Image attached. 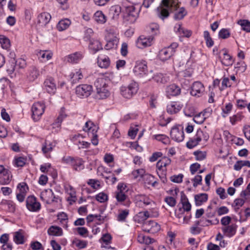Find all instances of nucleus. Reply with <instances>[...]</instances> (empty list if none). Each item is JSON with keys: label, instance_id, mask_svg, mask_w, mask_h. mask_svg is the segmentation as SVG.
<instances>
[{"label": "nucleus", "instance_id": "46", "mask_svg": "<svg viewBox=\"0 0 250 250\" xmlns=\"http://www.w3.org/2000/svg\"><path fill=\"white\" fill-rule=\"evenodd\" d=\"M55 145H53L52 143H48L46 141L44 144L42 146V151L43 153L45 154L53 150Z\"/></svg>", "mask_w": 250, "mask_h": 250}, {"label": "nucleus", "instance_id": "30", "mask_svg": "<svg viewBox=\"0 0 250 250\" xmlns=\"http://www.w3.org/2000/svg\"><path fill=\"white\" fill-rule=\"evenodd\" d=\"M89 48L92 51L93 53H95L103 48L101 42L99 41L94 39L90 41Z\"/></svg>", "mask_w": 250, "mask_h": 250}, {"label": "nucleus", "instance_id": "1", "mask_svg": "<svg viewBox=\"0 0 250 250\" xmlns=\"http://www.w3.org/2000/svg\"><path fill=\"white\" fill-rule=\"evenodd\" d=\"M110 80L108 78L102 76L98 78L94 82L96 89V98L98 99H104L108 97L110 94L108 84Z\"/></svg>", "mask_w": 250, "mask_h": 250}, {"label": "nucleus", "instance_id": "36", "mask_svg": "<svg viewBox=\"0 0 250 250\" xmlns=\"http://www.w3.org/2000/svg\"><path fill=\"white\" fill-rule=\"evenodd\" d=\"M195 135L196 139L199 140L200 142L202 141L206 142L209 138L208 134L200 129L197 130Z\"/></svg>", "mask_w": 250, "mask_h": 250}, {"label": "nucleus", "instance_id": "25", "mask_svg": "<svg viewBox=\"0 0 250 250\" xmlns=\"http://www.w3.org/2000/svg\"><path fill=\"white\" fill-rule=\"evenodd\" d=\"M83 57L81 52H75L67 56V61L70 63H78Z\"/></svg>", "mask_w": 250, "mask_h": 250}, {"label": "nucleus", "instance_id": "47", "mask_svg": "<svg viewBox=\"0 0 250 250\" xmlns=\"http://www.w3.org/2000/svg\"><path fill=\"white\" fill-rule=\"evenodd\" d=\"M238 24L241 26L242 29L246 32H250V22L247 20H240Z\"/></svg>", "mask_w": 250, "mask_h": 250}, {"label": "nucleus", "instance_id": "37", "mask_svg": "<svg viewBox=\"0 0 250 250\" xmlns=\"http://www.w3.org/2000/svg\"><path fill=\"white\" fill-rule=\"evenodd\" d=\"M119 42V39L114 37L111 40L107 41L106 45L104 46V48L106 50H110L113 48H116Z\"/></svg>", "mask_w": 250, "mask_h": 250}, {"label": "nucleus", "instance_id": "16", "mask_svg": "<svg viewBox=\"0 0 250 250\" xmlns=\"http://www.w3.org/2000/svg\"><path fill=\"white\" fill-rule=\"evenodd\" d=\"M181 93V89L178 85L172 84L167 86L166 88V94L168 97L171 96H176Z\"/></svg>", "mask_w": 250, "mask_h": 250}, {"label": "nucleus", "instance_id": "21", "mask_svg": "<svg viewBox=\"0 0 250 250\" xmlns=\"http://www.w3.org/2000/svg\"><path fill=\"white\" fill-rule=\"evenodd\" d=\"M51 16L49 13H41L38 17V23L42 26L46 25L50 21Z\"/></svg>", "mask_w": 250, "mask_h": 250}, {"label": "nucleus", "instance_id": "58", "mask_svg": "<svg viewBox=\"0 0 250 250\" xmlns=\"http://www.w3.org/2000/svg\"><path fill=\"white\" fill-rule=\"evenodd\" d=\"M96 199L100 203H104L108 200V196L104 192H100L96 195Z\"/></svg>", "mask_w": 250, "mask_h": 250}, {"label": "nucleus", "instance_id": "24", "mask_svg": "<svg viewBox=\"0 0 250 250\" xmlns=\"http://www.w3.org/2000/svg\"><path fill=\"white\" fill-rule=\"evenodd\" d=\"M83 130L87 132L88 135L90 136V134H94V133H97V127L91 121H89L85 123L83 127Z\"/></svg>", "mask_w": 250, "mask_h": 250}, {"label": "nucleus", "instance_id": "7", "mask_svg": "<svg viewBox=\"0 0 250 250\" xmlns=\"http://www.w3.org/2000/svg\"><path fill=\"white\" fill-rule=\"evenodd\" d=\"M45 106L41 102L35 103L32 106V117L35 121L39 120L44 111Z\"/></svg>", "mask_w": 250, "mask_h": 250}, {"label": "nucleus", "instance_id": "31", "mask_svg": "<svg viewBox=\"0 0 250 250\" xmlns=\"http://www.w3.org/2000/svg\"><path fill=\"white\" fill-rule=\"evenodd\" d=\"M13 239L17 244H23L25 242L23 231L20 229L19 231L15 232Z\"/></svg>", "mask_w": 250, "mask_h": 250}, {"label": "nucleus", "instance_id": "23", "mask_svg": "<svg viewBox=\"0 0 250 250\" xmlns=\"http://www.w3.org/2000/svg\"><path fill=\"white\" fill-rule=\"evenodd\" d=\"M73 169L76 171H81L84 167V161L82 158H74L71 166Z\"/></svg>", "mask_w": 250, "mask_h": 250}, {"label": "nucleus", "instance_id": "32", "mask_svg": "<svg viewBox=\"0 0 250 250\" xmlns=\"http://www.w3.org/2000/svg\"><path fill=\"white\" fill-rule=\"evenodd\" d=\"M208 195L206 193H200L194 196L195 205L197 206L202 205L208 200Z\"/></svg>", "mask_w": 250, "mask_h": 250}, {"label": "nucleus", "instance_id": "49", "mask_svg": "<svg viewBox=\"0 0 250 250\" xmlns=\"http://www.w3.org/2000/svg\"><path fill=\"white\" fill-rule=\"evenodd\" d=\"M145 172V169L141 168L134 170L132 172L131 174L134 179H136L139 177L144 178V176L146 174Z\"/></svg>", "mask_w": 250, "mask_h": 250}, {"label": "nucleus", "instance_id": "4", "mask_svg": "<svg viewBox=\"0 0 250 250\" xmlns=\"http://www.w3.org/2000/svg\"><path fill=\"white\" fill-rule=\"evenodd\" d=\"M154 36L142 35L137 38L136 41V45L137 48L143 49L151 46L154 43Z\"/></svg>", "mask_w": 250, "mask_h": 250}, {"label": "nucleus", "instance_id": "15", "mask_svg": "<svg viewBox=\"0 0 250 250\" xmlns=\"http://www.w3.org/2000/svg\"><path fill=\"white\" fill-rule=\"evenodd\" d=\"M44 86L48 93L50 94H54L55 93L56 84L53 78H47L44 82Z\"/></svg>", "mask_w": 250, "mask_h": 250}, {"label": "nucleus", "instance_id": "63", "mask_svg": "<svg viewBox=\"0 0 250 250\" xmlns=\"http://www.w3.org/2000/svg\"><path fill=\"white\" fill-rule=\"evenodd\" d=\"M170 121L169 118H165L164 115H162L159 117V124L160 126H164L167 125V124Z\"/></svg>", "mask_w": 250, "mask_h": 250}, {"label": "nucleus", "instance_id": "42", "mask_svg": "<svg viewBox=\"0 0 250 250\" xmlns=\"http://www.w3.org/2000/svg\"><path fill=\"white\" fill-rule=\"evenodd\" d=\"M26 65V63L24 59L21 58L18 59L15 62V64H11V71H14L16 67H19L20 68H23Z\"/></svg>", "mask_w": 250, "mask_h": 250}, {"label": "nucleus", "instance_id": "60", "mask_svg": "<svg viewBox=\"0 0 250 250\" xmlns=\"http://www.w3.org/2000/svg\"><path fill=\"white\" fill-rule=\"evenodd\" d=\"M183 175L179 174L178 175H174L170 177V180L176 183H181L183 181Z\"/></svg>", "mask_w": 250, "mask_h": 250}, {"label": "nucleus", "instance_id": "18", "mask_svg": "<svg viewBox=\"0 0 250 250\" xmlns=\"http://www.w3.org/2000/svg\"><path fill=\"white\" fill-rule=\"evenodd\" d=\"M236 229V225L232 224L229 226L222 227V230L227 236L230 237L235 234Z\"/></svg>", "mask_w": 250, "mask_h": 250}, {"label": "nucleus", "instance_id": "56", "mask_svg": "<svg viewBox=\"0 0 250 250\" xmlns=\"http://www.w3.org/2000/svg\"><path fill=\"white\" fill-rule=\"evenodd\" d=\"M94 218L97 219L98 220H99L100 221L103 222L104 220V217L102 218L101 215L100 214H99V215L89 214L86 217V220H87V223L92 222L94 220Z\"/></svg>", "mask_w": 250, "mask_h": 250}, {"label": "nucleus", "instance_id": "43", "mask_svg": "<svg viewBox=\"0 0 250 250\" xmlns=\"http://www.w3.org/2000/svg\"><path fill=\"white\" fill-rule=\"evenodd\" d=\"M66 117L65 114L64 108H62L60 114L58 118L55 120L53 125H56L57 127H59L63 121V120Z\"/></svg>", "mask_w": 250, "mask_h": 250}, {"label": "nucleus", "instance_id": "29", "mask_svg": "<svg viewBox=\"0 0 250 250\" xmlns=\"http://www.w3.org/2000/svg\"><path fill=\"white\" fill-rule=\"evenodd\" d=\"M147 211H141L137 214L134 217V221L138 223H143L149 217Z\"/></svg>", "mask_w": 250, "mask_h": 250}, {"label": "nucleus", "instance_id": "50", "mask_svg": "<svg viewBox=\"0 0 250 250\" xmlns=\"http://www.w3.org/2000/svg\"><path fill=\"white\" fill-rule=\"evenodd\" d=\"M138 241L141 243H145L148 245L155 242V240L147 236H139Z\"/></svg>", "mask_w": 250, "mask_h": 250}, {"label": "nucleus", "instance_id": "53", "mask_svg": "<svg viewBox=\"0 0 250 250\" xmlns=\"http://www.w3.org/2000/svg\"><path fill=\"white\" fill-rule=\"evenodd\" d=\"M157 141L165 145L169 143L168 137L166 135L161 134H157Z\"/></svg>", "mask_w": 250, "mask_h": 250}, {"label": "nucleus", "instance_id": "13", "mask_svg": "<svg viewBox=\"0 0 250 250\" xmlns=\"http://www.w3.org/2000/svg\"><path fill=\"white\" fill-rule=\"evenodd\" d=\"M205 91L204 85L200 82H194L191 87L190 94L193 96L201 97Z\"/></svg>", "mask_w": 250, "mask_h": 250}, {"label": "nucleus", "instance_id": "44", "mask_svg": "<svg viewBox=\"0 0 250 250\" xmlns=\"http://www.w3.org/2000/svg\"><path fill=\"white\" fill-rule=\"evenodd\" d=\"M98 62L100 67L106 68L110 64V60L108 57L104 56L103 58H99Z\"/></svg>", "mask_w": 250, "mask_h": 250}, {"label": "nucleus", "instance_id": "35", "mask_svg": "<svg viewBox=\"0 0 250 250\" xmlns=\"http://www.w3.org/2000/svg\"><path fill=\"white\" fill-rule=\"evenodd\" d=\"M11 177H12V176H10V172L7 170L6 173L4 172L0 176V185L8 184L10 182Z\"/></svg>", "mask_w": 250, "mask_h": 250}, {"label": "nucleus", "instance_id": "17", "mask_svg": "<svg viewBox=\"0 0 250 250\" xmlns=\"http://www.w3.org/2000/svg\"><path fill=\"white\" fill-rule=\"evenodd\" d=\"M222 52L223 57H221L222 63L226 66L232 65L234 62L232 57L228 53L226 50H223Z\"/></svg>", "mask_w": 250, "mask_h": 250}, {"label": "nucleus", "instance_id": "12", "mask_svg": "<svg viewBox=\"0 0 250 250\" xmlns=\"http://www.w3.org/2000/svg\"><path fill=\"white\" fill-rule=\"evenodd\" d=\"M164 160L169 161L167 159L165 158L162 160H160L157 162V168L161 171V173H159V172L157 171V174L159 175L160 180L163 183H165L167 181L166 167L167 163L164 162Z\"/></svg>", "mask_w": 250, "mask_h": 250}, {"label": "nucleus", "instance_id": "20", "mask_svg": "<svg viewBox=\"0 0 250 250\" xmlns=\"http://www.w3.org/2000/svg\"><path fill=\"white\" fill-rule=\"evenodd\" d=\"M182 108V105L176 102H171L167 105V111L170 114H175Z\"/></svg>", "mask_w": 250, "mask_h": 250}, {"label": "nucleus", "instance_id": "11", "mask_svg": "<svg viewBox=\"0 0 250 250\" xmlns=\"http://www.w3.org/2000/svg\"><path fill=\"white\" fill-rule=\"evenodd\" d=\"M26 206L27 209L33 212L39 210L41 208V204L37 202L35 196L31 195L28 196L26 200Z\"/></svg>", "mask_w": 250, "mask_h": 250}, {"label": "nucleus", "instance_id": "38", "mask_svg": "<svg viewBox=\"0 0 250 250\" xmlns=\"http://www.w3.org/2000/svg\"><path fill=\"white\" fill-rule=\"evenodd\" d=\"M144 182L146 184L150 185L152 187H155L156 181L155 180V177L149 174H146L143 178Z\"/></svg>", "mask_w": 250, "mask_h": 250}, {"label": "nucleus", "instance_id": "55", "mask_svg": "<svg viewBox=\"0 0 250 250\" xmlns=\"http://www.w3.org/2000/svg\"><path fill=\"white\" fill-rule=\"evenodd\" d=\"M26 162V158L23 157H20L15 159V164L18 167L24 166Z\"/></svg>", "mask_w": 250, "mask_h": 250}, {"label": "nucleus", "instance_id": "14", "mask_svg": "<svg viewBox=\"0 0 250 250\" xmlns=\"http://www.w3.org/2000/svg\"><path fill=\"white\" fill-rule=\"evenodd\" d=\"M115 196L117 201L122 205L129 207L131 204L128 196L125 193H122L120 191H116Z\"/></svg>", "mask_w": 250, "mask_h": 250}, {"label": "nucleus", "instance_id": "8", "mask_svg": "<svg viewBox=\"0 0 250 250\" xmlns=\"http://www.w3.org/2000/svg\"><path fill=\"white\" fill-rule=\"evenodd\" d=\"M138 17V13L133 6L126 7L124 14V20L129 23H134Z\"/></svg>", "mask_w": 250, "mask_h": 250}, {"label": "nucleus", "instance_id": "10", "mask_svg": "<svg viewBox=\"0 0 250 250\" xmlns=\"http://www.w3.org/2000/svg\"><path fill=\"white\" fill-rule=\"evenodd\" d=\"M40 198L42 201L46 204H51L53 202H58V197L54 196V193L51 189L43 190L41 193Z\"/></svg>", "mask_w": 250, "mask_h": 250}, {"label": "nucleus", "instance_id": "51", "mask_svg": "<svg viewBox=\"0 0 250 250\" xmlns=\"http://www.w3.org/2000/svg\"><path fill=\"white\" fill-rule=\"evenodd\" d=\"M146 31L148 33L150 34V35H153L154 36V39H155V36L156 35V24L155 23H152L147 27Z\"/></svg>", "mask_w": 250, "mask_h": 250}, {"label": "nucleus", "instance_id": "54", "mask_svg": "<svg viewBox=\"0 0 250 250\" xmlns=\"http://www.w3.org/2000/svg\"><path fill=\"white\" fill-rule=\"evenodd\" d=\"M17 188L19 190L18 193L25 195L27 190H28L27 185L25 183H21L18 184L17 186Z\"/></svg>", "mask_w": 250, "mask_h": 250}, {"label": "nucleus", "instance_id": "61", "mask_svg": "<svg viewBox=\"0 0 250 250\" xmlns=\"http://www.w3.org/2000/svg\"><path fill=\"white\" fill-rule=\"evenodd\" d=\"M193 121L198 124H201L204 122L205 117L202 113L200 112L194 116Z\"/></svg>", "mask_w": 250, "mask_h": 250}, {"label": "nucleus", "instance_id": "34", "mask_svg": "<svg viewBox=\"0 0 250 250\" xmlns=\"http://www.w3.org/2000/svg\"><path fill=\"white\" fill-rule=\"evenodd\" d=\"M94 18L95 21L101 24H103L106 21V17L102 11H97L95 13Z\"/></svg>", "mask_w": 250, "mask_h": 250}, {"label": "nucleus", "instance_id": "62", "mask_svg": "<svg viewBox=\"0 0 250 250\" xmlns=\"http://www.w3.org/2000/svg\"><path fill=\"white\" fill-rule=\"evenodd\" d=\"M196 159L198 161H202L204 160L206 156V153L204 151H197L194 152Z\"/></svg>", "mask_w": 250, "mask_h": 250}, {"label": "nucleus", "instance_id": "59", "mask_svg": "<svg viewBox=\"0 0 250 250\" xmlns=\"http://www.w3.org/2000/svg\"><path fill=\"white\" fill-rule=\"evenodd\" d=\"M129 214V210L125 209L122 210L118 216L117 220L119 221H124L125 220Z\"/></svg>", "mask_w": 250, "mask_h": 250}, {"label": "nucleus", "instance_id": "3", "mask_svg": "<svg viewBox=\"0 0 250 250\" xmlns=\"http://www.w3.org/2000/svg\"><path fill=\"white\" fill-rule=\"evenodd\" d=\"M147 71V67L146 62L145 61H138L136 62L135 65L133 69V72L135 75L140 77L146 76V80H150L153 78V76H148V74H146Z\"/></svg>", "mask_w": 250, "mask_h": 250}, {"label": "nucleus", "instance_id": "33", "mask_svg": "<svg viewBox=\"0 0 250 250\" xmlns=\"http://www.w3.org/2000/svg\"><path fill=\"white\" fill-rule=\"evenodd\" d=\"M101 240L105 244V245H102V248H105L107 249H115L114 248H112L111 246H108V244L110 243L111 240V236L109 234L106 233L103 235L102 237L101 238Z\"/></svg>", "mask_w": 250, "mask_h": 250}, {"label": "nucleus", "instance_id": "9", "mask_svg": "<svg viewBox=\"0 0 250 250\" xmlns=\"http://www.w3.org/2000/svg\"><path fill=\"white\" fill-rule=\"evenodd\" d=\"M170 136L172 139L176 142H182L185 137L183 127L180 125L172 127L170 132Z\"/></svg>", "mask_w": 250, "mask_h": 250}, {"label": "nucleus", "instance_id": "39", "mask_svg": "<svg viewBox=\"0 0 250 250\" xmlns=\"http://www.w3.org/2000/svg\"><path fill=\"white\" fill-rule=\"evenodd\" d=\"M181 202L185 211H188L191 209V205L189 203L187 196L183 193L181 197Z\"/></svg>", "mask_w": 250, "mask_h": 250}, {"label": "nucleus", "instance_id": "52", "mask_svg": "<svg viewBox=\"0 0 250 250\" xmlns=\"http://www.w3.org/2000/svg\"><path fill=\"white\" fill-rule=\"evenodd\" d=\"M199 142V140L196 139V136L195 135V136L190 139V140L187 142V146L189 148H192L198 145Z\"/></svg>", "mask_w": 250, "mask_h": 250}, {"label": "nucleus", "instance_id": "26", "mask_svg": "<svg viewBox=\"0 0 250 250\" xmlns=\"http://www.w3.org/2000/svg\"><path fill=\"white\" fill-rule=\"evenodd\" d=\"M39 75V71L35 66H32L30 67L27 74V78L28 79L29 81H35Z\"/></svg>", "mask_w": 250, "mask_h": 250}, {"label": "nucleus", "instance_id": "19", "mask_svg": "<svg viewBox=\"0 0 250 250\" xmlns=\"http://www.w3.org/2000/svg\"><path fill=\"white\" fill-rule=\"evenodd\" d=\"M180 3L178 1V4ZM178 7H179V4L177 5V8L176 7H174L176 11L174 13L173 18L175 20H181L187 15L188 12L184 7H182L177 9Z\"/></svg>", "mask_w": 250, "mask_h": 250}, {"label": "nucleus", "instance_id": "57", "mask_svg": "<svg viewBox=\"0 0 250 250\" xmlns=\"http://www.w3.org/2000/svg\"><path fill=\"white\" fill-rule=\"evenodd\" d=\"M191 181L193 182V186L196 188L198 186L202 185V177L200 175H197L191 179Z\"/></svg>", "mask_w": 250, "mask_h": 250}, {"label": "nucleus", "instance_id": "22", "mask_svg": "<svg viewBox=\"0 0 250 250\" xmlns=\"http://www.w3.org/2000/svg\"><path fill=\"white\" fill-rule=\"evenodd\" d=\"M159 58L162 61L169 59L173 55V51L167 47L163 48L159 52Z\"/></svg>", "mask_w": 250, "mask_h": 250}, {"label": "nucleus", "instance_id": "27", "mask_svg": "<svg viewBox=\"0 0 250 250\" xmlns=\"http://www.w3.org/2000/svg\"><path fill=\"white\" fill-rule=\"evenodd\" d=\"M121 12V7L119 5H114L110 7L109 10V15L113 20L118 18Z\"/></svg>", "mask_w": 250, "mask_h": 250}, {"label": "nucleus", "instance_id": "6", "mask_svg": "<svg viewBox=\"0 0 250 250\" xmlns=\"http://www.w3.org/2000/svg\"><path fill=\"white\" fill-rule=\"evenodd\" d=\"M93 90L92 85L83 84L77 86L75 89V93L78 97L81 98L88 97Z\"/></svg>", "mask_w": 250, "mask_h": 250}, {"label": "nucleus", "instance_id": "28", "mask_svg": "<svg viewBox=\"0 0 250 250\" xmlns=\"http://www.w3.org/2000/svg\"><path fill=\"white\" fill-rule=\"evenodd\" d=\"M71 23V21L68 19H62L59 21L57 25V29L60 31H62L67 29Z\"/></svg>", "mask_w": 250, "mask_h": 250}, {"label": "nucleus", "instance_id": "40", "mask_svg": "<svg viewBox=\"0 0 250 250\" xmlns=\"http://www.w3.org/2000/svg\"><path fill=\"white\" fill-rule=\"evenodd\" d=\"M48 233L50 235L61 236L62 234V230L59 227L51 226L48 229Z\"/></svg>", "mask_w": 250, "mask_h": 250}, {"label": "nucleus", "instance_id": "48", "mask_svg": "<svg viewBox=\"0 0 250 250\" xmlns=\"http://www.w3.org/2000/svg\"><path fill=\"white\" fill-rule=\"evenodd\" d=\"M230 36V33L229 29L223 28L219 32L218 36L219 38L226 39L229 38Z\"/></svg>", "mask_w": 250, "mask_h": 250}, {"label": "nucleus", "instance_id": "2", "mask_svg": "<svg viewBox=\"0 0 250 250\" xmlns=\"http://www.w3.org/2000/svg\"><path fill=\"white\" fill-rule=\"evenodd\" d=\"M178 4V0H163L160 5L157 7L159 17L163 20L167 18L169 15L171 8H177Z\"/></svg>", "mask_w": 250, "mask_h": 250}, {"label": "nucleus", "instance_id": "41", "mask_svg": "<svg viewBox=\"0 0 250 250\" xmlns=\"http://www.w3.org/2000/svg\"><path fill=\"white\" fill-rule=\"evenodd\" d=\"M70 77L71 79V82L73 83H76L83 78V75L81 71L79 70L76 73H71L70 74Z\"/></svg>", "mask_w": 250, "mask_h": 250}, {"label": "nucleus", "instance_id": "5", "mask_svg": "<svg viewBox=\"0 0 250 250\" xmlns=\"http://www.w3.org/2000/svg\"><path fill=\"white\" fill-rule=\"evenodd\" d=\"M138 84L136 82L131 83L127 86H123L120 88L122 95L125 98L130 99L135 95L138 90Z\"/></svg>", "mask_w": 250, "mask_h": 250}, {"label": "nucleus", "instance_id": "45", "mask_svg": "<svg viewBox=\"0 0 250 250\" xmlns=\"http://www.w3.org/2000/svg\"><path fill=\"white\" fill-rule=\"evenodd\" d=\"M0 43L2 48L7 49L10 46V40L3 35H0Z\"/></svg>", "mask_w": 250, "mask_h": 250}, {"label": "nucleus", "instance_id": "64", "mask_svg": "<svg viewBox=\"0 0 250 250\" xmlns=\"http://www.w3.org/2000/svg\"><path fill=\"white\" fill-rule=\"evenodd\" d=\"M165 201L170 207H174L176 204V200L174 197H167L165 199Z\"/></svg>", "mask_w": 250, "mask_h": 250}]
</instances>
